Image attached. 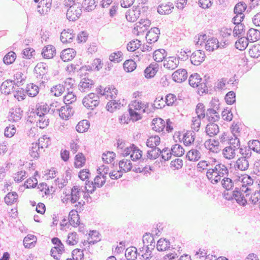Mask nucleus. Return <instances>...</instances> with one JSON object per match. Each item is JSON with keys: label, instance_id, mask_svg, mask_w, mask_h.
<instances>
[{"label": "nucleus", "instance_id": "f257e3e1", "mask_svg": "<svg viewBox=\"0 0 260 260\" xmlns=\"http://www.w3.org/2000/svg\"><path fill=\"white\" fill-rule=\"evenodd\" d=\"M241 183V186L236 187L233 191V197L229 198L226 197V199L228 200H231L233 197L239 205L244 206L246 204L245 194L246 197H249L251 189L248 186L252 185L253 180L250 176L246 175L242 178Z\"/></svg>", "mask_w": 260, "mask_h": 260}, {"label": "nucleus", "instance_id": "f03ea898", "mask_svg": "<svg viewBox=\"0 0 260 260\" xmlns=\"http://www.w3.org/2000/svg\"><path fill=\"white\" fill-rule=\"evenodd\" d=\"M229 170L223 164H218L214 168L208 169L206 176L208 179L213 184H217L220 181L221 177L228 175Z\"/></svg>", "mask_w": 260, "mask_h": 260}, {"label": "nucleus", "instance_id": "7ed1b4c3", "mask_svg": "<svg viewBox=\"0 0 260 260\" xmlns=\"http://www.w3.org/2000/svg\"><path fill=\"white\" fill-rule=\"evenodd\" d=\"M39 91V87L33 83L27 84L25 90L22 88H18L17 100L20 101L19 98H20L21 100L25 99L26 97L25 93H27L30 97H35L38 94Z\"/></svg>", "mask_w": 260, "mask_h": 260}, {"label": "nucleus", "instance_id": "20e7f679", "mask_svg": "<svg viewBox=\"0 0 260 260\" xmlns=\"http://www.w3.org/2000/svg\"><path fill=\"white\" fill-rule=\"evenodd\" d=\"M83 105L88 109L93 110L100 103V97L94 93H90L83 99Z\"/></svg>", "mask_w": 260, "mask_h": 260}, {"label": "nucleus", "instance_id": "39448f33", "mask_svg": "<svg viewBox=\"0 0 260 260\" xmlns=\"http://www.w3.org/2000/svg\"><path fill=\"white\" fill-rule=\"evenodd\" d=\"M142 151L139 149L136 145L132 144L129 147L124 149V152L122 153L123 156H127L131 155V158L133 161H136L142 158Z\"/></svg>", "mask_w": 260, "mask_h": 260}, {"label": "nucleus", "instance_id": "423d86ee", "mask_svg": "<svg viewBox=\"0 0 260 260\" xmlns=\"http://www.w3.org/2000/svg\"><path fill=\"white\" fill-rule=\"evenodd\" d=\"M14 80H7L3 82L1 86V90L2 93L5 94H9L11 92L14 93V97L16 98V91H14V86L16 85Z\"/></svg>", "mask_w": 260, "mask_h": 260}, {"label": "nucleus", "instance_id": "0eeeda50", "mask_svg": "<svg viewBox=\"0 0 260 260\" xmlns=\"http://www.w3.org/2000/svg\"><path fill=\"white\" fill-rule=\"evenodd\" d=\"M170 153H168L167 154V156H166L164 154L161 155V158L164 160V161L168 160L171 157L172 154L176 156H182L184 153V149L182 147V146L179 144H175L174 145L171 149Z\"/></svg>", "mask_w": 260, "mask_h": 260}, {"label": "nucleus", "instance_id": "6e6552de", "mask_svg": "<svg viewBox=\"0 0 260 260\" xmlns=\"http://www.w3.org/2000/svg\"><path fill=\"white\" fill-rule=\"evenodd\" d=\"M94 84V81L88 78V74L85 73L79 84V89L82 92L88 91L92 88Z\"/></svg>", "mask_w": 260, "mask_h": 260}, {"label": "nucleus", "instance_id": "1a4fd4ad", "mask_svg": "<svg viewBox=\"0 0 260 260\" xmlns=\"http://www.w3.org/2000/svg\"><path fill=\"white\" fill-rule=\"evenodd\" d=\"M220 36L221 37L220 45L224 48L230 43L229 39L231 37L232 30L231 28L222 27L219 29Z\"/></svg>", "mask_w": 260, "mask_h": 260}, {"label": "nucleus", "instance_id": "9d476101", "mask_svg": "<svg viewBox=\"0 0 260 260\" xmlns=\"http://www.w3.org/2000/svg\"><path fill=\"white\" fill-rule=\"evenodd\" d=\"M82 8H77L75 6L72 5L67 12V18L69 21H75L82 14Z\"/></svg>", "mask_w": 260, "mask_h": 260}, {"label": "nucleus", "instance_id": "9b49d317", "mask_svg": "<svg viewBox=\"0 0 260 260\" xmlns=\"http://www.w3.org/2000/svg\"><path fill=\"white\" fill-rule=\"evenodd\" d=\"M205 57L204 51L198 50L191 54L190 61L192 64L199 66L204 60Z\"/></svg>", "mask_w": 260, "mask_h": 260}, {"label": "nucleus", "instance_id": "f8f14e48", "mask_svg": "<svg viewBox=\"0 0 260 260\" xmlns=\"http://www.w3.org/2000/svg\"><path fill=\"white\" fill-rule=\"evenodd\" d=\"M187 71L184 69L177 70L172 75L173 80L177 83H182L185 81L187 79Z\"/></svg>", "mask_w": 260, "mask_h": 260}, {"label": "nucleus", "instance_id": "ddd939ff", "mask_svg": "<svg viewBox=\"0 0 260 260\" xmlns=\"http://www.w3.org/2000/svg\"><path fill=\"white\" fill-rule=\"evenodd\" d=\"M143 244L144 247H148L152 251L155 247V242L152 234L146 233L143 236Z\"/></svg>", "mask_w": 260, "mask_h": 260}, {"label": "nucleus", "instance_id": "4468645a", "mask_svg": "<svg viewBox=\"0 0 260 260\" xmlns=\"http://www.w3.org/2000/svg\"><path fill=\"white\" fill-rule=\"evenodd\" d=\"M80 189L77 186H74L71 191L70 194H67L66 196L68 197L67 200H69L71 203L74 204L76 203L80 198Z\"/></svg>", "mask_w": 260, "mask_h": 260}, {"label": "nucleus", "instance_id": "2eb2a0df", "mask_svg": "<svg viewBox=\"0 0 260 260\" xmlns=\"http://www.w3.org/2000/svg\"><path fill=\"white\" fill-rule=\"evenodd\" d=\"M237 16H234L232 19L233 23L236 25L233 31L234 37H237L239 35H242L245 32V25L240 23V22H237Z\"/></svg>", "mask_w": 260, "mask_h": 260}, {"label": "nucleus", "instance_id": "dca6fc26", "mask_svg": "<svg viewBox=\"0 0 260 260\" xmlns=\"http://www.w3.org/2000/svg\"><path fill=\"white\" fill-rule=\"evenodd\" d=\"M196 87H198V94L200 95H202L204 93L212 94V89L210 88V86L206 79H205L203 82L199 83Z\"/></svg>", "mask_w": 260, "mask_h": 260}, {"label": "nucleus", "instance_id": "f3484780", "mask_svg": "<svg viewBox=\"0 0 260 260\" xmlns=\"http://www.w3.org/2000/svg\"><path fill=\"white\" fill-rule=\"evenodd\" d=\"M103 66V63L101 62V60L99 58H95L92 61L91 65L85 66L80 68V71H92L96 70L99 71Z\"/></svg>", "mask_w": 260, "mask_h": 260}, {"label": "nucleus", "instance_id": "a211bd4d", "mask_svg": "<svg viewBox=\"0 0 260 260\" xmlns=\"http://www.w3.org/2000/svg\"><path fill=\"white\" fill-rule=\"evenodd\" d=\"M72 29H68L67 30L64 29L60 35V41L63 43H71L72 42L73 38L75 37V34H73Z\"/></svg>", "mask_w": 260, "mask_h": 260}, {"label": "nucleus", "instance_id": "6ab92c4d", "mask_svg": "<svg viewBox=\"0 0 260 260\" xmlns=\"http://www.w3.org/2000/svg\"><path fill=\"white\" fill-rule=\"evenodd\" d=\"M76 54V51L73 48L63 50L60 54V58L63 61H68L73 59Z\"/></svg>", "mask_w": 260, "mask_h": 260}, {"label": "nucleus", "instance_id": "aec40b11", "mask_svg": "<svg viewBox=\"0 0 260 260\" xmlns=\"http://www.w3.org/2000/svg\"><path fill=\"white\" fill-rule=\"evenodd\" d=\"M249 159L245 157H239L236 162L235 168L242 171L247 170L249 166Z\"/></svg>", "mask_w": 260, "mask_h": 260}, {"label": "nucleus", "instance_id": "412c9836", "mask_svg": "<svg viewBox=\"0 0 260 260\" xmlns=\"http://www.w3.org/2000/svg\"><path fill=\"white\" fill-rule=\"evenodd\" d=\"M158 64L157 63H152L144 70L145 77L146 78L153 77L158 71Z\"/></svg>", "mask_w": 260, "mask_h": 260}, {"label": "nucleus", "instance_id": "4be33fe9", "mask_svg": "<svg viewBox=\"0 0 260 260\" xmlns=\"http://www.w3.org/2000/svg\"><path fill=\"white\" fill-rule=\"evenodd\" d=\"M41 54L45 58H52L56 54L55 48L51 45H47L44 47Z\"/></svg>", "mask_w": 260, "mask_h": 260}, {"label": "nucleus", "instance_id": "5701e85b", "mask_svg": "<svg viewBox=\"0 0 260 260\" xmlns=\"http://www.w3.org/2000/svg\"><path fill=\"white\" fill-rule=\"evenodd\" d=\"M219 132V126L214 122H209L206 126L205 132L209 137L216 135Z\"/></svg>", "mask_w": 260, "mask_h": 260}, {"label": "nucleus", "instance_id": "b1692460", "mask_svg": "<svg viewBox=\"0 0 260 260\" xmlns=\"http://www.w3.org/2000/svg\"><path fill=\"white\" fill-rule=\"evenodd\" d=\"M222 48L220 44H219L218 40L216 38L209 39L205 45V48L207 51H214L218 48Z\"/></svg>", "mask_w": 260, "mask_h": 260}, {"label": "nucleus", "instance_id": "393cba45", "mask_svg": "<svg viewBox=\"0 0 260 260\" xmlns=\"http://www.w3.org/2000/svg\"><path fill=\"white\" fill-rule=\"evenodd\" d=\"M174 8L173 3H168V4H160L157 8V12L161 15L169 14L172 12V9Z\"/></svg>", "mask_w": 260, "mask_h": 260}, {"label": "nucleus", "instance_id": "a878e982", "mask_svg": "<svg viewBox=\"0 0 260 260\" xmlns=\"http://www.w3.org/2000/svg\"><path fill=\"white\" fill-rule=\"evenodd\" d=\"M153 129L156 132H162L165 128V121L161 118H154L152 121Z\"/></svg>", "mask_w": 260, "mask_h": 260}, {"label": "nucleus", "instance_id": "bb28decb", "mask_svg": "<svg viewBox=\"0 0 260 260\" xmlns=\"http://www.w3.org/2000/svg\"><path fill=\"white\" fill-rule=\"evenodd\" d=\"M37 242L36 237L31 234H28L23 239V245L26 248H31L35 247Z\"/></svg>", "mask_w": 260, "mask_h": 260}, {"label": "nucleus", "instance_id": "cd10ccee", "mask_svg": "<svg viewBox=\"0 0 260 260\" xmlns=\"http://www.w3.org/2000/svg\"><path fill=\"white\" fill-rule=\"evenodd\" d=\"M125 255L127 260H136L137 256H140V253L135 247L132 246L126 249Z\"/></svg>", "mask_w": 260, "mask_h": 260}, {"label": "nucleus", "instance_id": "c85d7f7f", "mask_svg": "<svg viewBox=\"0 0 260 260\" xmlns=\"http://www.w3.org/2000/svg\"><path fill=\"white\" fill-rule=\"evenodd\" d=\"M170 248V242L166 239L160 238L157 241L156 248L159 251H166Z\"/></svg>", "mask_w": 260, "mask_h": 260}, {"label": "nucleus", "instance_id": "c756f323", "mask_svg": "<svg viewBox=\"0 0 260 260\" xmlns=\"http://www.w3.org/2000/svg\"><path fill=\"white\" fill-rule=\"evenodd\" d=\"M140 10L138 9L137 10L136 9L133 10H128L125 13L127 20L133 22L136 21L140 14Z\"/></svg>", "mask_w": 260, "mask_h": 260}, {"label": "nucleus", "instance_id": "7c9ffc66", "mask_svg": "<svg viewBox=\"0 0 260 260\" xmlns=\"http://www.w3.org/2000/svg\"><path fill=\"white\" fill-rule=\"evenodd\" d=\"M246 38L252 42L256 41L260 39V31L255 28H250L248 31Z\"/></svg>", "mask_w": 260, "mask_h": 260}, {"label": "nucleus", "instance_id": "2f4dec72", "mask_svg": "<svg viewBox=\"0 0 260 260\" xmlns=\"http://www.w3.org/2000/svg\"><path fill=\"white\" fill-rule=\"evenodd\" d=\"M167 55V52L165 49H159L153 52V58L156 62H159L165 59Z\"/></svg>", "mask_w": 260, "mask_h": 260}, {"label": "nucleus", "instance_id": "473e14b6", "mask_svg": "<svg viewBox=\"0 0 260 260\" xmlns=\"http://www.w3.org/2000/svg\"><path fill=\"white\" fill-rule=\"evenodd\" d=\"M201 153L197 149H192L189 150L186 154V157L190 161H196L201 158Z\"/></svg>", "mask_w": 260, "mask_h": 260}, {"label": "nucleus", "instance_id": "72a5a7b5", "mask_svg": "<svg viewBox=\"0 0 260 260\" xmlns=\"http://www.w3.org/2000/svg\"><path fill=\"white\" fill-rule=\"evenodd\" d=\"M160 139L158 136H151L149 137L146 141V146L151 149L154 148V146H158L160 144Z\"/></svg>", "mask_w": 260, "mask_h": 260}, {"label": "nucleus", "instance_id": "f704fd0d", "mask_svg": "<svg viewBox=\"0 0 260 260\" xmlns=\"http://www.w3.org/2000/svg\"><path fill=\"white\" fill-rule=\"evenodd\" d=\"M222 154L225 158L232 159L236 155V148H233L232 146L226 147L223 149Z\"/></svg>", "mask_w": 260, "mask_h": 260}, {"label": "nucleus", "instance_id": "c9c22d12", "mask_svg": "<svg viewBox=\"0 0 260 260\" xmlns=\"http://www.w3.org/2000/svg\"><path fill=\"white\" fill-rule=\"evenodd\" d=\"M32 145V147L29 150V154L32 158L37 159L40 156V148H43V146H40L39 143H33Z\"/></svg>", "mask_w": 260, "mask_h": 260}, {"label": "nucleus", "instance_id": "e433bc0d", "mask_svg": "<svg viewBox=\"0 0 260 260\" xmlns=\"http://www.w3.org/2000/svg\"><path fill=\"white\" fill-rule=\"evenodd\" d=\"M246 8L247 5L244 2H239L235 5L234 9V12L236 14L235 16L238 17L239 15L243 14V12L246 10Z\"/></svg>", "mask_w": 260, "mask_h": 260}, {"label": "nucleus", "instance_id": "4c0bfd02", "mask_svg": "<svg viewBox=\"0 0 260 260\" xmlns=\"http://www.w3.org/2000/svg\"><path fill=\"white\" fill-rule=\"evenodd\" d=\"M86 159L82 153H78L75 157L74 166L75 168L82 167L85 164Z\"/></svg>", "mask_w": 260, "mask_h": 260}, {"label": "nucleus", "instance_id": "58836bf2", "mask_svg": "<svg viewBox=\"0 0 260 260\" xmlns=\"http://www.w3.org/2000/svg\"><path fill=\"white\" fill-rule=\"evenodd\" d=\"M248 41L246 37H241L235 43L236 48L241 51L245 50L248 45Z\"/></svg>", "mask_w": 260, "mask_h": 260}, {"label": "nucleus", "instance_id": "ea45409f", "mask_svg": "<svg viewBox=\"0 0 260 260\" xmlns=\"http://www.w3.org/2000/svg\"><path fill=\"white\" fill-rule=\"evenodd\" d=\"M90 123L87 120L80 121L76 127V131L78 133H83L89 128Z\"/></svg>", "mask_w": 260, "mask_h": 260}, {"label": "nucleus", "instance_id": "a19ab883", "mask_svg": "<svg viewBox=\"0 0 260 260\" xmlns=\"http://www.w3.org/2000/svg\"><path fill=\"white\" fill-rule=\"evenodd\" d=\"M35 121L37 122V126L41 129L46 127L49 123V119L45 114L40 116L39 118L35 120Z\"/></svg>", "mask_w": 260, "mask_h": 260}, {"label": "nucleus", "instance_id": "79ce46f5", "mask_svg": "<svg viewBox=\"0 0 260 260\" xmlns=\"http://www.w3.org/2000/svg\"><path fill=\"white\" fill-rule=\"evenodd\" d=\"M195 133L194 132H189L185 133L183 136V143L185 146H189L194 141Z\"/></svg>", "mask_w": 260, "mask_h": 260}, {"label": "nucleus", "instance_id": "37998d69", "mask_svg": "<svg viewBox=\"0 0 260 260\" xmlns=\"http://www.w3.org/2000/svg\"><path fill=\"white\" fill-rule=\"evenodd\" d=\"M119 167L124 172L130 171L132 169V164L128 159H122L119 162Z\"/></svg>", "mask_w": 260, "mask_h": 260}, {"label": "nucleus", "instance_id": "c03bdc74", "mask_svg": "<svg viewBox=\"0 0 260 260\" xmlns=\"http://www.w3.org/2000/svg\"><path fill=\"white\" fill-rule=\"evenodd\" d=\"M123 69L127 72H131L136 68V63L132 59H128L123 64Z\"/></svg>", "mask_w": 260, "mask_h": 260}, {"label": "nucleus", "instance_id": "a18cd8bd", "mask_svg": "<svg viewBox=\"0 0 260 260\" xmlns=\"http://www.w3.org/2000/svg\"><path fill=\"white\" fill-rule=\"evenodd\" d=\"M238 150H239V152L242 155L241 157L250 158L252 152L250 146H248V147H245L244 148L240 147V146H239L236 150V151Z\"/></svg>", "mask_w": 260, "mask_h": 260}, {"label": "nucleus", "instance_id": "49530a36", "mask_svg": "<svg viewBox=\"0 0 260 260\" xmlns=\"http://www.w3.org/2000/svg\"><path fill=\"white\" fill-rule=\"evenodd\" d=\"M202 79L198 73L192 74L190 76L188 80L189 85L192 87H196L197 85L202 81Z\"/></svg>", "mask_w": 260, "mask_h": 260}, {"label": "nucleus", "instance_id": "de8ad7c7", "mask_svg": "<svg viewBox=\"0 0 260 260\" xmlns=\"http://www.w3.org/2000/svg\"><path fill=\"white\" fill-rule=\"evenodd\" d=\"M96 0H83L82 2L83 7H86L85 9L87 11L90 12L93 10L96 5Z\"/></svg>", "mask_w": 260, "mask_h": 260}, {"label": "nucleus", "instance_id": "09e8293b", "mask_svg": "<svg viewBox=\"0 0 260 260\" xmlns=\"http://www.w3.org/2000/svg\"><path fill=\"white\" fill-rule=\"evenodd\" d=\"M64 87L63 84H59L53 86L51 88V92L56 96H59L61 95L64 91Z\"/></svg>", "mask_w": 260, "mask_h": 260}, {"label": "nucleus", "instance_id": "8fccbe9b", "mask_svg": "<svg viewBox=\"0 0 260 260\" xmlns=\"http://www.w3.org/2000/svg\"><path fill=\"white\" fill-rule=\"evenodd\" d=\"M100 234L96 231H91L89 234V236L91 240L89 238L88 243L90 245H94L101 240L99 238Z\"/></svg>", "mask_w": 260, "mask_h": 260}, {"label": "nucleus", "instance_id": "3c124183", "mask_svg": "<svg viewBox=\"0 0 260 260\" xmlns=\"http://www.w3.org/2000/svg\"><path fill=\"white\" fill-rule=\"evenodd\" d=\"M78 235L77 233H70L68 234L67 243L69 245H74L78 242Z\"/></svg>", "mask_w": 260, "mask_h": 260}, {"label": "nucleus", "instance_id": "603ef678", "mask_svg": "<svg viewBox=\"0 0 260 260\" xmlns=\"http://www.w3.org/2000/svg\"><path fill=\"white\" fill-rule=\"evenodd\" d=\"M196 112L198 115V118L199 119H203L205 118V107L203 103H200L197 104L196 109Z\"/></svg>", "mask_w": 260, "mask_h": 260}, {"label": "nucleus", "instance_id": "864d4df0", "mask_svg": "<svg viewBox=\"0 0 260 260\" xmlns=\"http://www.w3.org/2000/svg\"><path fill=\"white\" fill-rule=\"evenodd\" d=\"M16 58V55L14 51L8 52L4 57V62L6 64L12 63Z\"/></svg>", "mask_w": 260, "mask_h": 260}, {"label": "nucleus", "instance_id": "5fc2aeb1", "mask_svg": "<svg viewBox=\"0 0 260 260\" xmlns=\"http://www.w3.org/2000/svg\"><path fill=\"white\" fill-rule=\"evenodd\" d=\"M77 100L76 95L73 92L68 90V93L64 96L63 101L66 105L71 104Z\"/></svg>", "mask_w": 260, "mask_h": 260}, {"label": "nucleus", "instance_id": "6e6d98bb", "mask_svg": "<svg viewBox=\"0 0 260 260\" xmlns=\"http://www.w3.org/2000/svg\"><path fill=\"white\" fill-rule=\"evenodd\" d=\"M123 54L121 51H118L111 54L109 56V59L111 61L114 62H119L123 59Z\"/></svg>", "mask_w": 260, "mask_h": 260}, {"label": "nucleus", "instance_id": "4d7b16f0", "mask_svg": "<svg viewBox=\"0 0 260 260\" xmlns=\"http://www.w3.org/2000/svg\"><path fill=\"white\" fill-rule=\"evenodd\" d=\"M249 54L251 57L257 58L260 56V45H253L249 50Z\"/></svg>", "mask_w": 260, "mask_h": 260}, {"label": "nucleus", "instance_id": "13d9d810", "mask_svg": "<svg viewBox=\"0 0 260 260\" xmlns=\"http://www.w3.org/2000/svg\"><path fill=\"white\" fill-rule=\"evenodd\" d=\"M115 153L113 152L108 151L106 153H104L102 156V159L106 164L112 162L115 158Z\"/></svg>", "mask_w": 260, "mask_h": 260}, {"label": "nucleus", "instance_id": "bf43d9fd", "mask_svg": "<svg viewBox=\"0 0 260 260\" xmlns=\"http://www.w3.org/2000/svg\"><path fill=\"white\" fill-rule=\"evenodd\" d=\"M141 41L138 40H133L127 45V49L129 51L133 52L141 46Z\"/></svg>", "mask_w": 260, "mask_h": 260}, {"label": "nucleus", "instance_id": "052dcab7", "mask_svg": "<svg viewBox=\"0 0 260 260\" xmlns=\"http://www.w3.org/2000/svg\"><path fill=\"white\" fill-rule=\"evenodd\" d=\"M16 192H9L5 198V202L8 205L13 204L16 202Z\"/></svg>", "mask_w": 260, "mask_h": 260}, {"label": "nucleus", "instance_id": "680f3d73", "mask_svg": "<svg viewBox=\"0 0 260 260\" xmlns=\"http://www.w3.org/2000/svg\"><path fill=\"white\" fill-rule=\"evenodd\" d=\"M250 192L251 191H249V197H246L245 195L244 196L245 197V199L247 200L248 199L252 204L255 205L258 202V201L260 199V192L255 191L254 193H253L251 195H250Z\"/></svg>", "mask_w": 260, "mask_h": 260}, {"label": "nucleus", "instance_id": "e2e57ef3", "mask_svg": "<svg viewBox=\"0 0 260 260\" xmlns=\"http://www.w3.org/2000/svg\"><path fill=\"white\" fill-rule=\"evenodd\" d=\"M222 187L227 190H230L234 187V182L230 178L225 177L221 181Z\"/></svg>", "mask_w": 260, "mask_h": 260}, {"label": "nucleus", "instance_id": "0e129e2a", "mask_svg": "<svg viewBox=\"0 0 260 260\" xmlns=\"http://www.w3.org/2000/svg\"><path fill=\"white\" fill-rule=\"evenodd\" d=\"M225 101L229 105H232L236 102V93L233 91L228 92L225 96Z\"/></svg>", "mask_w": 260, "mask_h": 260}, {"label": "nucleus", "instance_id": "69168bd1", "mask_svg": "<svg viewBox=\"0 0 260 260\" xmlns=\"http://www.w3.org/2000/svg\"><path fill=\"white\" fill-rule=\"evenodd\" d=\"M170 58L172 59H169L167 63L164 64V67L167 69L173 70L177 67L179 60L173 57H171Z\"/></svg>", "mask_w": 260, "mask_h": 260}, {"label": "nucleus", "instance_id": "338daca9", "mask_svg": "<svg viewBox=\"0 0 260 260\" xmlns=\"http://www.w3.org/2000/svg\"><path fill=\"white\" fill-rule=\"evenodd\" d=\"M159 38V36L155 35L152 31H148L146 35L147 42L149 44L156 42Z\"/></svg>", "mask_w": 260, "mask_h": 260}, {"label": "nucleus", "instance_id": "774afa93", "mask_svg": "<svg viewBox=\"0 0 260 260\" xmlns=\"http://www.w3.org/2000/svg\"><path fill=\"white\" fill-rule=\"evenodd\" d=\"M72 256L74 260H83L84 253L80 249H75L72 251Z\"/></svg>", "mask_w": 260, "mask_h": 260}]
</instances>
